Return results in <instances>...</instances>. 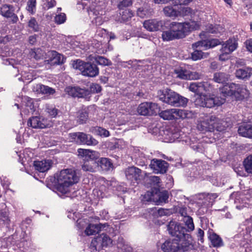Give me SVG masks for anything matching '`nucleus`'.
Segmentation results:
<instances>
[{"mask_svg": "<svg viewBox=\"0 0 252 252\" xmlns=\"http://www.w3.org/2000/svg\"><path fill=\"white\" fill-rule=\"evenodd\" d=\"M12 40V36L9 35H6L5 36H0V43L6 44Z\"/></svg>", "mask_w": 252, "mask_h": 252, "instance_id": "774afa93", "label": "nucleus"}, {"mask_svg": "<svg viewBox=\"0 0 252 252\" xmlns=\"http://www.w3.org/2000/svg\"><path fill=\"white\" fill-rule=\"evenodd\" d=\"M209 55L208 53H204L200 50H195L191 54V58L193 61H197L207 58Z\"/></svg>", "mask_w": 252, "mask_h": 252, "instance_id": "58836bf2", "label": "nucleus"}, {"mask_svg": "<svg viewBox=\"0 0 252 252\" xmlns=\"http://www.w3.org/2000/svg\"><path fill=\"white\" fill-rule=\"evenodd\" d=\"M36 3V0H29L27 2V10L32 14L34 13Z\"/></svg>", "mask_w": 252, "mask_h": 252, "instance_id": "603ef678", "label": "nucleus"}, {"mask_svg": "<svg viewBox=\"0 0 252 252\" xmlns=\"http://www.w3.org/2000/svg\"><path fill=\"white\" fill-rule=\"evenodd\" d=\"M51 57L45 60V64H50L51 66L55 65H61L64 63L66 58L64 56L59 54L56 51L52 50L50 52Z\"/></svg>", "mask_w": 252, "mask_h": 252, "instance_id": "4468645a", "label": "nucleus"}, {"mask_svg": "<svg viewBox=\"0 0 252 252\" xmlns=\"http://www.w3.org/2000/svg\"><path fill=\"white\" fill-rule=\"evenodd\" d=\"M234 74L236 78L238 79L246 81L249 80L252 75V68L243 67L236 68Z\"/></svg>", "mask_w": 252, "mask_h": 252, "instance_id": "dca6fc26", "label": "nucleus"}, {"mask_svg": "<svg viewBox=\"0 0 252 252\" xmlns=\"http://www.w3.org/2000/svg\"><path fill=\"white\" fill-rule=\"evenodd\" d=\"M55 178L57 180V189L63 194L68 191V187L79 181V177L75 171L72 169H66L57 173Z\"/></svg>", "mask_w": 252, "mask_h": 252, "instance_id": "7ed1b4c3", "label": "nucleus"}, {"mask_svg": "<svg viewBox=\"0 0 252 252\" xmlns=\"http://www.w3.org/2000/svg\"><path fill=\"white\" fill-rule=\"evenodd\" d=\"M153 10L147 6H142L137 10V15L141 18H147L151 15Z\"/></svg>", "mask_w": 252, "mask_h": 252, "instance_id": "473e14b6", "label": "nucleus"}, {"mask_svg": "<svg viewBox=\"0 0 252 252\" xmlns=\"http://www.w3.org/2000/svg\"><path fill=\"white\" fill-rule=\"evenodd\" d=\"M222 48L226 53H232L238 47V40L234 37L229 38L225 42H221Z\"/></svg>", "mask_w": 252, "mask_h": 252, "instance_id": "a211bd4d", "label": "nucleus"}, {"mask_svg": "<svg viewBox=\"0 0 252 252\" xmlns=\"http://www.w3.org/2000/svg\"><path fill=\"white\" fill-rule=\"evenodd\" d=\"M102 238L100 235H98L96 237L92 240L90 244V248L92 251H100L104 246L102 245Z\"/></svg>", "mask_w": 252, "mask_h": 252, "instance_id": "c85d7f7f", "label": "nucleus"}, {"mask_svg": "<svg viewBox=\"0 0 252 252\" xmlns=\"http://www.w3.org/2000/svg\"><path fill=\"white\" fill-rule=\"evenodd\" d=\"M98 164V168L100 167L102 170L108 171L113 167L111 159L106 158H101L96 161Z\"/></svg>", "mask_w": 252, "mask_h": 252, "instance_id": "b1692460", "label": "nucleus"}, {"mask_svg": "<svg viewBox=\"0 0 252 252\" xmlns=\"http://www.w3.org/2000/svg\"><path fill=\"white\" fill-rule=\"evenodd\" d=\"M155 209L157 212L158 216L159 217L168 216L170 214V211L168 209L159 208L158 210H157L156 208H155Z\"/></svg>", "mask_w": 252, "mask_h": 252, "instance_id": "338daca9", "label": "nucleus"}, {"mask_svg": "<svg viewBox=\"0 0 252 252\" xmlns=\"http://www.w3.org/2000/svg\"><path fill=\"white\" fill-rule=\"evenodd\" d=\"M66 20V15L64 13H61L55 17V22L57 24H62Z\"/></svg>", "mask_w": 252, "mask_h": 252, "instance_id": "bf43d9fd", "label": "nucleus"}, {"mask_svg": "<svg viewBox=\"0 0 252 252\" xmlns=\"http://www.w3.org/2000/svg\"><path fill=\"white\" fill-rule=\"evenodd\" d=\"M24 99L25 100V105L26 110L23 111V112L26 114H28V113L33 114L36 108L34 100L28 96L25 97Z\"/></svg>", "mask_w": 252, "mask_h": 252, "instance_id": "5701e85b", "label": "nucleus"}, {"mask_svg": "<svg viewBox=\"0 0 252 252\" xmlns=\"http://www.w3.org/2000/svg\"><path fill=\"white\" fill-rule=\"evenodd\" d=\"M175 110V109H172L162 111L159 113V116L165 120H174L176 121L178 120V118L175 117L173 114L174 113L176 114V112H174Z\"/></svg>", "mask_w": 252, "mask_h": 252, "instance_id": "2f4dec72", "label": "nucleus"}, {"mask_svg": "<svg viewBox=\"0 0 252 252\" xmlns=\"http://www.w3.org/2000/svg\"><path fill=\"white\" fill-rule=\"evenodd\" d=\"M174 112H176V115L177 116L178 120L182 119L184 120L185 119L188 120L192 118L193 113L189 110H175Z\"/></svg>", "mask_w": 252, "mask_h": 252, "instance_id": "7c9ffc66", "label": "nucleus"}, {"mask_svg": "<svg viewBox=\"0 0 252 252\" xmlns=\"http://www.w3.org/2000/svg\"><path fill=\"white\" fill-rule=\"evenodd\" d=\"M228 79V75L224 72H216L214 74L213 80L217 83L223 84Z\"/></svg>", "mask_w": 252, "mask_h": 252, "instance_id": "4c0bfd02", "label": "nucleus"}, {"mask_svg": "<svg viewBox=\"0 0 252 252\" xmlns=\"http://www.w3.org/2000/svg\"><path fill=\"white\" fill-rule=\"evenodd\" d=\"M238 132L242 136L252 138V127H239Z\"/></svg>", "mask_w": 252, "mask_h": 252, "instance_id": "79ce46f5", "label": "nucleus"}, {"mask_svg": "<svg viewBox=\"0 0 252 252\" xmlns=\"http://www.w3.org/2000/svg\"><path fill=\"white\" fill-rule=\"evenodd\" d=\"M42 125L38 116H32L29 119L27 126H41Z\"/></svg>", "mask_w": 252, "mask_h": 252, "instance_id": "49530a36", "label": "nucleus"}, {"mask_svg": "<svg viewBox=\"0 0 252 252\" xmlns=\"http://www.w3.org/2000/svg\"><path fill=\"white\" fill-rule=\"evenodd\" d=\"M160 128H161L162 136H168L171 139L178 137L179 134L177 132V130L175 129V127H160Z\"/></svg>", "mask_w": 252, "mask_h": 252, "instance_id": "393cba45", "label": "nucleus"}, {"mask_svg": "<svg viewBox=\"0 0 252 252\" xmlns=\"http://www.w3.org/2000/svg\"><path fill=\"white\" fill-rule=\"evenodd\" d=\"M183 221L187 227L186 228L187 232L192 231L194 229L193 219L190 216H186L185 218H183Z\"/></svg>", "mask_w": 252, "mask_h": 252, "instance_id": "c03bdc74", "label": "nucleus"}, {"mask_svg": "<svg viewBox=\"0 0 252 252\" xmlns=\"http://www.w3.org/2000/svg\"><path fill=\"white\" fill-rule=\"evenodd\" d=\"M143 27L149 32L160 31L163 32L167 30L166 23L163 21L157 19H149L143 22Z\"/></svg>", "mask_w": 252, "mask_h": 252, "instance_id": "1a4fd4ad", "label": "nucleus"}, {"mask_svg": "<svg viewBox=\"0 0 252 252\" xmlns=\"http://www.w3.org/2000/svg\"><path fill=\"white\" fill-rule=\"evenodd\" d=\"M94 61L95 63L97 64V66L98 64L102 66H110L112 64L110 60L101 56H97L95 57Z\"/></svg>", "mask_w": 252, "mask_h": 252, "instance_id": "ea45409f", "label": "nucleus"}, {"mask_svg": "<svg viewBox=\"0 0 252 252\" xmlns=\"http://www.w3.org/2000/svg\"><path fill=\"white\" fill-rule=\"evenodd\" d=\"M189 88L198 95L195 102L200 106L212 108L219 106L225 102V98L215 96L212 94L213 87L208 82L191 83Z\"/></svg>", "mask_w": 252, "mask_h": 252, "instance_id": "f257e3e1", "label": "nucleus"}, {"mask_svg": "<svg viewBox=\"0 0 252 252\" xmlns=\"http://www.w3.org/2000/svg\"><path fill=\"white\" fill-rule=\"evenodd\" d=\"M148 187L158 188L160 186V179L156 176H150L145 179Z\"/></svg>", "mask_w": 252, "mask_h": 252, "instance_id": "bb28decb", "label": "nucleus"}, {"mask_svg": "<svg viewBox=\"0 0 252 252\" xmlns=\"http://www.w3.org/2000/svg\"><path fill=\"white\" fill-rule=\"evenodd\" d=\"M98 169V164L95 160H85L82 165V169L85 172H94Z\"/></svg>", "mask_w": 252, "mask_h": 252, "instance_id": "4be33fe9", "label": "nucleus"}, {"mask_svg": "<svg viewBox=\"0 0 252 252\" xmlns=\"http://www.w3.org/2000/svg\"><path fill=\"white\" fill-rule=\"evenodd\" d=\"M157 97L162 102L175 107L186 106L189 101L186 97L169 88L158 91Z\"/></svg>", "mask_w": 252, "mask_h": 252, "instance_id": "20e7f679", "label": "nucleus"}, {"mask_svg": "<svg viewBox=\"0 0 252 252\" xmlns=\"http://www.w3.org/2000/svg\"><path fill=\"white\" fill-rule=\"evenodd\" d=\"M243 163L246 171L252 174V154L245 159Z\"/></svg>", "mask_w": 252, "mask_h": 252, "instance_id": "a18cd8bd", "label": "nucleus"}, {"mask_svg": "<svg viewBox=\"0 0 252 252\" xmlns=\"http://www.w3.org/2000/svg\"><path fill=\"white\" fill-rule=\"evenodd\" d=\"M168 30L163 31L161 37L164 41H172L185 38L194 27L189 22L178 23L173 22L169 24Z\"/></svg>", "mask_w": 252, "mask_h": 252, "instance_id": "f03ea898", "label": "nucleus"}, {"mask_svg": "<svg viewBox=\"0 0 252 252\" xmlns=\"http://www.w3.org/2000/svg\"><path fill=\"white\" fill-rule=\"evenodd\" d=\"M96 134L104 137H108L110 135L109 132L103 127H97V129L96 130Z\"/></svg>", "mask_w": 252, "mask_h": 252, "instance_id": "13d9d810", "label": "nucleus"}, {"mask_svg": "<svg viewBox=\"0 0 252 252\" xmlns=\"http://www.w3.org/2000/svg\"><path fill=\"white\" fill-rule=\"evenodd\" d=\"M101 86L97 83H92L89 89L90 92V95H91L92 94H98L102 91Z\"/></svg>", "mask_w": 252, "mask_h": 252, "instance_id": "8fccbe9b", "label": "nucleus"}, {"mask_svg": "<svg viewBox=\"0 0 252 252\" xmlns=\"http://www.w3.org/2000/svg\"><path fill=\"white\" fill-rule=\"evenodd\" d=\"M203 40V47H205L206 49L212 48L221 44V42L217 38H209Z\"/></svg>", "mask_w": 252, "mask_h": 252, "instance_id": "f704fd0d", "label": "nucleus"}, {"mask_svg": "<svg viewBox=\"0 0 252 252\" xmlns=\"http://www.w3.org/2000/svg\"><path fill=\"white\" fill-rule=\"evenodd\" d=\"M31 56L36 60H39L42 58L43 55L42 51L40 48L34 49L31 53Z\"/></svg>", "mask_w": 252, "mask_h": 252, "instance_id": "5fc2aeb1", "label": "nucleus"}, {"mask_svg": "<svg viewBox=\"0 0 252 252\" xmlns=\"http://www.w3.org/2000/svg\"><path fill=\"white\" fill-rule=\"evenodd\" d=\"M14 7L10 4H3L0 8V14L5 18H11L12 23H16L18 21V17L14 13Z\"/></svg>", "mask_w": 252, "mask_h": 252, "instance_id": "9b49d317", "label": "nucleus"}, {"mask_svg": "<svg viewBox=\"0 0 252 252\" xmlns=\"http://www.w3.org/2000/svg\"><path fill=\"white\" fill-rule=\"evenodd\" d=\"M148 131L153 135H157L158 133H159L161 135H162L161 128L160 127H149Z\"/></svg>", "mask_w": 252, "mask_h": 252, "instance_id": "e2e57ef3", "label": "nucleus"}, {"mask_svg": "<svg viewBox=\"0 0 252 252\" xmlns=\"http://www.w3.org/2000/svg\"><path fill=\"white\" fill-rule=\"evenodd\" d=\"M77 136L80 143L84 144L95 146L98 143L96 139L90 135H88L84 133H79Z\"/></svg>", "mask_w": 252, "mask_h": 252, "instance_id": "412c9836", "label": "nucleus"}, {"mask_svg": "<svg viewBox=\"0 0 252 252\" xmlns=\"http://www.w3.org/2000/svg\"><path fill=\"white\" fill-rule=\"evenodd\" d=\"M192 247L190 241L181 242L174 238L165 241L160 245L163 252H186L191 250Z\"/></svg>", "mask_w": 252, "mask_h": 252, "instance_id": "39448f33", "label": "nucleus"}, {"mask_svg": "<svg viewBox=\"0 0 252 252\" xmlns=\"http://www.w3.org/2000/svg\"><path fill=\"white\" fill-rule=\"evenodd\" d=\"M250 94L249 91L240 84V87H239L237 93L235 94L234 97L237 101H242L245 99H247L249 97Z\"/></svg>", "mask_w": 252, "mask_h": 252, "instance_id": "a878e982", "label": "nucleus"}, {"mask_svg": "<svg viewBox=\"0 0 252 252\" xmlns=\"http://www.w3.org/2000/svg\"><path fill=\"white\" fill-rule=\"evenodd\" d=\"M201 74L196 71L189 70L188 80H197L201 78Z\"/></svg>", "mask_w": 252, "mask_h": 252, "instance_id": "680f3d73", "label": "nucleus"}, {"mask_svg": "<svg viewBox=\"0 0 252 252\" xmlns=\"http://www.w3.org/2000/svg\"><path fill=\"white\" fill-rule=\"evenodd\" d=\"M77 88L78 86H69L65 88L64 91L66 93V94H67L68 95L71 96L73 98H76L77 95Z\"/></svg>", "mask_w": 252, "mask_h": 252, "instance_id": "de8ad7c7", "label": "nucleus"}, {"mask_svg": "<svg viewBox=\"0 0 252 252\" xmlns=\"http://www.w3.org/2000/svg\"><path fill=\"white\" fill-rule=\"evenodd\" d=\"M47 112L52 117H55L58 115V109L54 107H49L46 108Z\"/></svg>", "mask_w": 252, "mask_h": 252, "instance_id": "69168bd1", "label": "nucleus"}, {"mask_svg": "<svg viewBox=\"0 0 252 252\" xmlns=\"http://www.w3.org/2000/svg\"><path fill=\"white\" fill-rule=\"evenodd\" d=\"M100 236L102 238V245L104 247H106L112 244V241L109 236L106 234L102 233L100 234Z\"/></svg>", "mask_w": 252, "mask_h": 252, "instance_id": "864d4df0", "label": "nucleus"}, {"mask_svg": "<svg viewBox=\"0 0 252 252\" xmlns=\"http://www.w3.org/2000/svg\"><path fill=\"white\" fill-rule=\"evenodd\" d=\"M28 26L32 29L34 32H38L39 30V25L35 18L32 17L28 22Z\"/></svg>", "mask_w": 252, "mask_h": 252, "instance_id": "3c124183", "label": "nucleus"}, {"mask_svg": "<svg viewBox=\"0 0 252 252\" xmlns=\"http://www.w3.org/2000/svg\"><path fill=\"white\" fill-rule=\"evenodd\" d=\"M36 89L37 92L42 94H53L55 93V89L42 84H37Z\"/></svg>", "mask_w": 252, "mask_h": 252, "instance_id": "e433bc0d", "label": "nucleus"}, {"mask_svg": "<svg viewBox=\"0 0 252 252\" xmlns=\"http://www.w3.org/2000/svg\"><path fill=\"white\" fill-rule=\"evenodd\" d=\"M106 227H108L107 223L103 224H90L85 229V233L87 235H94L100 231L104 230Z\"/></svg>", "mask_w": 252, "mask_h": 252, "instance_id": "6ab92c4d", "label": "nucleus"}, {"mask_svg": "<svg viewBox=\"0 0 252 252\" xmlns=\"http://www.w3.org/2000/svg\"><path fill=\"white\" fill-rule=\"evenodd\" d=\"M141 172L140 169L134 166L126 168L125 171L126 178L133 185L141 181L142 178Z\"/></svg>", "mask_w": 252, "mask_h": 252, "instance_id": "9d476101", "label": "nucleus"}, {"mask_svg": "<svg viewBox=\"0 0 252 252\" xmlns=\"http://www.w3.org/2000/svg\"><path fill=\"white\" fill-rule=\"evenodd\" d=\"M163 11L165 16L169 17H176L180 14V12L174 8L172 6H165Z\"/></svg>", "mask_w": 252, "mask_h": 252, "instance_id": "c9c22d12", "label": "nucleus"}, {"mask_svg": "<svg viewBox=\"0 0 252 252\" xmlns=\"http://www.w3.org/2000/svg\"><path fill=\"white\" fill-rule=\"evenodd\" d=\"M240 87V84L234 83H226L222 87L220 88V94L223 96H233L235 95Z\"/></svg>", "mask_w": 252, "mask_h": 252, "instance_id": "f8f14e48", "label": "nucleus"}, {"mask_svg": "<svg viewBox=\"0 0 252 252\" xmlns=\"http://www.w3.org/2000/svg\"><path fill=\"white\" fill-rule=\"evenodd\" d=\"M133 14L131 11L126 9L120 13V17L119 18V21L121 23L127 22L130 20Z\"/></svg>", "mask_w": 252, "mask_h": 252, "instance_id": "a19ab883", "label": "nucleus"}, {"mask_svg": "<svg viewBox=\"0 0 252 252\" xmlns=\"http://www.w3.org/2000/svg\"><path fill=\"white\" fill-rule=\"evenodd\" d=\"M52 162L50 160H43L34 161L33 166L36 170L40 172L48 171L51 167Z\"/></svg>", "mask_w": 252, "mask_h": 252, "instance_id": "aec40b11", "label": "nucleus"}, {"mask_svg": "<svg viewBox=\"0 0 252 252\" xmlns=\"http://www.w3.org/2000/svg\"><path fill=\"white\" fill-rule=\"evenodd\" d=\"M3 221L4 224H9L10 220L6 211L0 210V221Z\"/></svg>", "mask_w": 252, "mask_h": 252, "instance_id": "6e6d98bb", "label": "nucleus"}, {"mask_svg": "<svg viewBox=\"0 0 252 252\" xmlns=\"http://www.w3.org/2000/svg\"><path fill=\"white\" fill-rule=\"evenodd\" d=\"M159 109V107L156 103L145 102L139 105L137 111L140 115L151 116L156 115Z\"/></svg>", "mask_w": 252, "mask_h": 252, "instance_id": "6e6552de", "label": "nucleus"}, {"mask_svg": "<svg viewBox=\"0 0 252 252\" xmlns=\"http://www.w3.org/2000/svg\"><path fill=\"white\" fill-rule=\"evenodd\" d=\"M221 121L215 116H211L205 121V124L207 126H221Z\"/></svg>", "mask_w": 252, "mask_h": 252, "instance_id": "37998d69", "label": "nucleus"}, {"mask_svg": "<svg viewBox=\"0 0 252 252\" xmlns=\"http://www.w3.org/2000/svg\"><path fill=\"white\" fill-rule=\"evenodd\" d=\"M72 65L74 69L80 70L84 76L93 78L99 74V68L94 61L85 62L78 59L73 61Z\"/></svg>", "mask_w": 252, "mask_h": 252, "instance_id": "423d86ee", "label": "nucleus"}, {"mask_svg": "<svg viewBox=\"0 0 252 252\" xmlns=\"http://www.w3.org/2000/svg\"><path fill=\"white\" fill-rule=\"evenodd\" d=\"M91 95H90V92L89 89L84 88H81L78 86L76 97L80 98H84L87 100H89Z\"/></svg>", "mask_w": 252, "mask_h": 252, "instance_id": "72a5a7b5", "label": "nucleus"}, {"mask_svg": "<svg viewBox=\"0 0 252 252\" xmlns=\"http://www.w3.org/2000/svg\"><path fill=\"white\" fill-rule=\"evenodd\" d=\"M168 163L162 159L154 158L151 161L150 166L155 172L158 173H165L167 170Z\"/></svg>", "mask_w": 252, "mask_h": 252, "instance_id": "ddd939ff", "label": "nucleus"}, {"mask_svg": "<svg viewBox=\"0 0 252 252\" xmlns=\"http://www.w3.org/2000/svg\"><path fill=\"white\" fill-rule=\"evenodd\" d=\"M221 53L219 55V59L221 61H226L229 59V55L231 54L230 53H226V51H224V50L221 48L220 49Z\"/></svg>", "mask_w": 252, "mask_h": 252, "instance_id": "052dcab7", "label": "nucleus"}, {"mask_svg": "<svg viewBox=\"0 0 252 252\" xmlns=\"http://www.w3.org/2000/svg\"><path fill=\"white\" fill-rule=\"evenodd\" d=\"M87 10L91 17L96 16L99 14L98 10H96L94 6L88 7Z\"/></svg>", "mask_w": 252, "mask_h": 252, "instance_id": "0e129e2a", "label": "nucleus"}, {"mask_svg": "<svg viewBox=\"0 0 252 252\" xmlns=\"http://www.w3.org/2000/svg\"><path fill=\"white\" fill-rule=\"evenodd\" d=\"M189 70L185 67L179 66L174 70L175 74H177V77L183 80H188Z\"/></svg>", "mask_w": 252, "mask_h": 252, "instance_id": "cd10ccee", "label": "nucleus"}, {"mask_svg": "<svg viewBox=\"0 0 252 252\" xmlns=\"http://www.w3.org/2000/svg\"><path fill=\"white\" fill-rule=\"evenodd\" d=\"M78 156L84 158V161L87 160H95L99 157V153L95 151L88 149H79Z\"/></svg>", "mask_w": 252, "mask_h": 252, "instance_id": "f3484780", "label": "nucleus"}, {"mask_svg": "<svg viewBox=\"0 0 252 252\" xmlns=\"http://www.w3.org/2000/svg\"><path fill=\"white\" fill-rule=\"evenodd\" d=\"M131 4V0H119L118 7L120 9H123L124 8L128 7Z\"/></svg>", "mask_w": 252, "mask_h": 252, "instance_id": "4d7b16f0", "label": "nucleus"}, {"mask_svg": "<svg viewBox=\"0 0 252 252\" xmlns=\"http://www.w3.org/2000/svg\"><path fill=\"white\" fill-rule=\"evenodd\" d=\"M88 113L87 111H81L78 116L77 122L79 125L86 124L88 119Z\"/></svg>", "mask_w": 252, "mask_h": 252, "instance_id": "09e8293b", "label": "nucleus"}, {"mask_svg": "<svg viewBox=\"0 0 252 252\" xmlns=\"http://www.w3.org/2000/svg\"><path fill=\"white\" fill-rule=\"evenodd\" d=\"M168 231L171 235L175 237L174 239L178 241H190L191 235L187 233L186 228L176 221L171 220L169 222Z\"/></svg>", "mask_w": 252, "mask_h": 252, "instance_id": "0eeeda50", "label": "nucleus"}, {"mask_svg": "<svg viewBox=\"0 0 252 252\" xmlns=\"http://www.w3.org/2000/svg\"><path fill=\"white\" fill-rule=\"evenodd\" d=\"M209 238L211 242L212 245L214 247L219 248L223 245L222 239L218 235L214 232L210 234Z\"/></svg>", "mask_w": 252, "mask_h": 252, "instance_id": "c756f323", "label": "nucleus"}, {"mask_svg": "<svg viewBox=\"0 0 252 252\" xmlns=\"http://www.w3.org/2000/svg\"><path fill=\"white\" fill-rule=\"evenodd\" d=\"M150 193L152 194V197L150 199L153 200L157 205L168 202L169 193L167 190L160 191L158 190L156 191L155 194L152 192Z\"/></svg>", "mask_w": 252, "mask_h": 252, "instance_id": "2eb2a0df", "label": "nucleus"}]
</instances>
